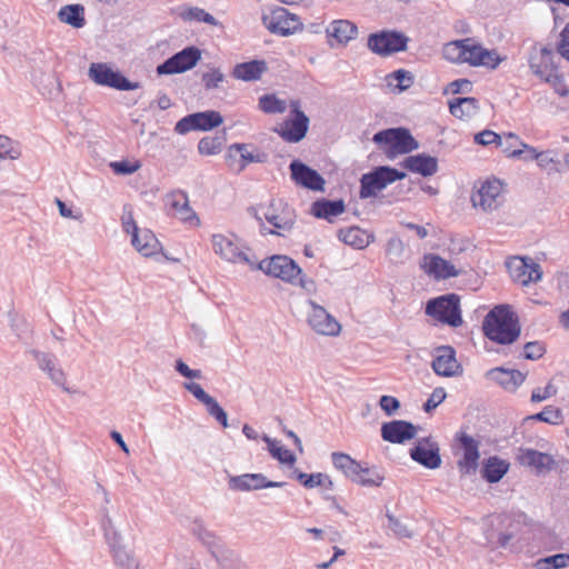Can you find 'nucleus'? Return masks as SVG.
Masks as SVG:
<instances>
[{"label":"nucleus","mask_w":569,"mask_h":569,"mask_svg":"<svg viewBox=\"0 0 569 569\" xmlns=\"http://www.w3.org/2000/svg\"><path fill=\"white\" fill-rule=\"evenodd\" d=\"M423 269L437 279H448L458 276L453 264L436 254H427L423 258Z\"/></svg>","instance_id":"29"},{"label":"nucleus","mask_w":569,"mask_h":569,"mask_svg":"<svg viewBox=\"0 0 569 569\" xmlns=\"http://www.w3.org/2000/svg\"><path fill=\"white\" fill-rule=\"evenodd\" d=\"M459 440L462 450V456L457 462L459 471L462 476L475 475L480 458L479 445L468 435H462Z\"/></svg>","instance_id":"20"},{"label":"nucleus","mask_w":569,"mask_h":569,"mask_svg":"<svg viewBox=\"0 0 569 569\" xmlns=\"http://www.w3.org/2000/svg\"><path fill=\"white\" fill-rule=\"evenodd\" d=\"M223 137H204L198 143V151L202 156H213L221 152Z\"/></svg>","instance_id":"50"},{"label":"nucleus","mask_w":569,"mask_h":569,"mask_svg":"<svg viewBox=\"0 0 569 569\" xmlns=\"http://www.w3.org/2000/svg\"><path fill=\"white\" fill-rule=\"evenodd\" d=\"M518 459L521 465L532 468L537 473L550 471L555 467L552 456L533 449H520Z\"/></svg>","instance_id":"27"},{"label":"nucleus","mask_w":569,"mask_h":569,"mask_svg":"<svg viewBox=\"0 0 569 569\" xmlns=\"http://www.w3.org/2000/svg\"><path fill=\"white\" fill-rule=\"evenodd\" d=\"M102 527L104 531L106 540L111 549V552L116 551V549L123 547L121 545V536L116 530L112 519L109 517L108 512H104Z\"/></svg>","instance_id":"48"},{"label":"nucleus","mask_w":569,"mask_h":569,"mask_svg":"<svg viewBox=\"0 0 569 569\" xmlns=\"http://www.w3.org/2000/svg\"><path fill=\"white\" fill-rule=\"evenodd\" d=\"M482 477L489 482H498V457L493 456L487 460L482 469Z\"/></svg>","instance_id":"61"},{"label":"nucleus","mask_w":569,"mask_h":569,"mask_svg":"<svg viewBox=\"0 0 569 569\" xmlns=\"http://www.w3.org/2000/svg\"><path fill=\"white\" fill-rule=\"evenodd\" d=\"M262 21L270 32L282 37L295 33L301 27L299 18L284 8L274 9L271 14L263 16Z\"/></svg>","instance_id":"16"},{"label":"nucleus","mask_w":569,"mask_h":569,"mask_svg":"<svg viewBox=\"0 0 569 569\" xmlns=\"http://www.w3.org/2000/svg\"><path fill=\"white\" fill-rule=\"evenodd\" d=\"M186 17L190 20H196V21H199V22H206L208 24H211V26H217L218 24V21L217 19L206 12L203 9H200V8H191L189 9V11L187 12Z\"/></svg>","instance_id":"59"},{"label":"nucleus","mask_w":569,"mask_h":569,"mask_svg":"<svg viewBox=\"0 0 569 569\" xmlns=\"http://www.w3.org/2000/svg\"><path fill=\"white\" fill-rule=\"evenodd\" d=\"M240 151H244V143H233L228 148L226 161L230 169L237 172L239 166Z\"/></svg>","instance_id":"58"},{"label":"nucleus","mask_w":569,"mask_h":569,"mask_svg":"<svg viewBox=\"0 0 569 569\" xmlns=\"http://www.w3.org/2000/svg\"><path fill=\"white\" fill-rule=\"evenodd\" d=\"M403 167L423 177L432 176L438 171V161L435 157L420 153L405 159Z\"/></svg>","instance_id":"31"},{"label":"nucleus","mask_w":569,"mask_h":569,"mask_svg":"<svg viewBox=\"0 0 569 569\" xmlns=\"http://www.w3.org/2000/svg\"><path fill=\"white\" fill-rule=\"evenodd\" d=\"M432 369L438 376L453 377L459 375L462 369L456 359V352L450 346H442L437 349V355L432 361Z\"/></svg>","instance_id":"23"},{"label":"nucleus","mask_w":569,"mask_h":569,"mask_svg":"<svg viewBox=\"0 0 569 569\" xmlns=\"http://www.w3.org/2000/svg\"><path fill=\"white\" fill-rule=\"evenodd\" d=\"M377 144H385L388 147L386 151L389 158L396 154L409 153L419 148V143L411 136L409 130L405 128H390L377 132L373 138Z\"/></svg>","instance_id":"4"},{"label":"nucleus","mask_w":569,"mask_h":569,"mask_svg":"<svg viewBox=\"0 0 569 569\" xmlns=\"http://www.w3.org/2000/svg\"><path fill=\"white\" fill-rule=\"evenodd\" d=\"M468 44H465V62L471 66H485L496 68L498 64V56L495 50H487L482 46L475 42L471 38H466Z\"/></svg>","instance_id":"26"},{"label":"nucleus","mask_w":569,"mask_h":569,"mask_svg":"<svg viewBox=\"0 0 569 569\" xmlns=\"http://www.w3.org/2000/svg\"><path fill=\"white\" fill-rule=\"evenodd\" d=\"M297 479L306 488L311 489V488L325 485V479H327V475H323L320 472L307 475V473L300 471V472H297Z\"/></svg>","instance_id":"56"},{"label":"nucleus","mask_w":569,"mask_h":569,"mask_svg":"<svg viewBox=\"0 0 569 569\" xmlns=\"http://www.w3.org/2000/svg\"><path fill=\"white\" fill-rule=\"evenodd\" d=\"M167 203L170 207L172 214L183 222L198 226L199 218L189 206V199L186 192L174 191L167 196Z\"/></svg>","instance_id":"25"},{"label":"nucleus","mask_w":569,"mask_h":569,"mask_svg":"<svg viewBox=\"0 0 569 569\" xmlns=\"http://www.w3.org/2000/svg\"><path fill=\"white\" fill-rule=\"evenodd\" d=\"M223 122L222 116L214 110L194 112L180 119L174 127L179 134H186L190 131H208L219 127Z\"/></svg>","instance_id":"12"},{"label":"nucleus","mask_w":569,"mask_h":569,"mask_svg":"<svg viewBox=\"0 0 569 569\" xmlns=\"http://www.w3.org/2000/svg\"><path fill=\"white\" fill-rule=\"evenodd\" d=\"M287 483L282 481H271L262 473H243L231 476L228 480L229 489L232 491H256L268 488H281Z\"/></svg>","instance_id":"17"},{"label":"nucleus","mask_w":569,"mask_h":569,"mask_svg":"<svg viewBox=\"0 0 569 569\" xmlns=\"http://www.w3.org/2000/svg\"><path fill=\"white\" fill-rule=\"evenodd\" d=\"M290 171L291 178L297 184L313 191L323 190L326 183L325 179L303 162L293 160L290 163Z\"/></svg>","instance_id":"19"},{"label":"nucleus","mask_w":569,"mask_h":569,"mask_svg":"<svg viewBox=\"0 0 569 569\" xmlns=\"http://www.w3.org/2000/svg\"><path fill=\"white\" fill-rule=\"evenodd\" d=\"M262 440L267 443L270 455L279 460L281 463L293 465L296 457L288 449L280 445L279 441L270 438L267 435L262 436Z\"/></svg>","instance_id":"42"},{"label":"nucleus","mask_w":569,"mask_h":569,"mask_svg":"<svg viewBox=\"0 0 569 569\" xmlns=\"http://www.w3.org/2000/svg\"><path fill=\"white\" fill-rule=\"evenodd\" d=\"M388 86H395L400 91L407 90L413 83V76L410 71L399 69L387 76Z\"/></svg>","instance_id":"47"},{"label":"nucleus","mask_w":569,"mask_h":569,"mask_svg":"<svg viewBox=\"0 0 569 569\" xmlns=\"http://www.w3.org/2000/svg\"><path fill=\"white\" fill-rule=\"evenodd\" d=\"M191 533L199 539L204 546L208 547L209 552L212 551V548L217 547L222 541L210 531L203 523L201 519H194L190 526Z\"/></svg>","instance_id":"40"},{"label":"nucleus","mask_w":569,"mask_h":569,"mask_svg":"<svg viewBox=\"0 0 569 569\" xmlns=\"http://www.w3.org/2000/svg\"><path fill=\"white\" fill-rule=\"evenodd\" d=\"M216 560L219 569H248L239 553L224 543H219L209 552Z\"/></svg>","instance_id":"28"},{"label":"nucleus","mask_w":569,"mask_h":569,"mask_svg":"<svg viewBox=\"0 0 569 569\" xmlns=\"http://www.w3.org/2000/svg\"><path fill=\"white\" fill-rule=\"evenodd\" d=\"M252 270H261L267 276L281 279L288 283H295L297 276L301 273V268L288 256L276 254L263 259L260 262L254 261Z\"/></svg>","instance_id":"8"},{"label":"nucleus","mask_w":569,"mask_h":569,"mask_svg":"<svg viewBox=\"0 0 569 569\" xmlns=\"http://www.w3.org/2000/svg\"><path fill=\"white\" fill-rule=\"evenodd\" d=\"M343 200L320 199L312 203L311 213L320 219L332 222L333 219L345 212Z\"/></svg>","instance_id":"32"},{"label":"nucleus","mask_w":569,"mask_h":569,"mask_svg":"<svg viewBox=\"0 0 569 569\" xmlns=\"http://www.w3.org/2000/svg\"><path fill=\"white\" fill-rule=\"evenodd\" d=\"M248 212L257 220L261 234L284 237L296 223V212L282 200H271L268 204L251 207Z\"/></svg>","instance_id":"1"},{"label":"nucleus","mask_w":569,"mask_h":569,"mask_svg":"<svg viewBox=\"0 0 569 569\" xmlns=\"http://www.w3.org/2000/svg\"><path fill=\"white\" fill-rule=\"evenodd\" d=\"M328 37L333 38L340 44H347L356 38L358 28L349 20H335L326 29Z\"/></svg>","instance_id":"34"},{"label":"nucleus","mask_w":569,"mask_h":569,"mask_svg":"<svg viewBox=\"0 0 569 569\" xmlns=\"http://www.w3.org/2000/svg\"><path fill=\"white\" fill-rule=\"evenodd\" d=\"M498 179L492 177L481 182L479 189L472 193L471 201L475 208L492 211L497 208Z\"/></svg>","instance_id":"24"},{"label":"nucleus","mask_w":569,"mask_h":569,"mask_svg":"<svg viewBox=\"0 0 569 569\" xmlns=\"http://www.w3.org/2000/svg\"><path fill=\"white\" fill-rule=\"evenodd\" d=\"M213 252L230 263H242L254 268V260L246 252L234 234L214 233L211 237Z\"/></svg>","instance_id":"5"},{"label":"nucleus","mask_w":569,"mask_h":569,"mask_svg":"<svg viewBox=\"0 0 569 569\" xmlns=\"http://www.w3.org/2000/svg\"><path fill=\"white\" fill-rule=\"evenodd\" d=\"M465 44H468V40L466 39L446 43L442 51L445 59L456 63L465 62Z\"/></svg>","instance_id":"44"},{"label":"nucleus","mask_w":569,"mask_h":569,"mask_svg":"<svg viewBox=\"0 0 569 569\" xmlns=\"http://www.w3.org/2000/svg\"><path fill=\"white\" fill-rule=\"evenodd\" d=\"M521 333L517 313L509 305H500V345L515 342Z\"/></svg>","instance_id":"22"},{"label":"nucleus","mask_w":569,"mask_h":569,"mask_svg":"<svg viewBox=\"0 0 569 569\" xmlns=\"http://www.w3.org/2000/svg\"><path fill=\"white\" fill-rule=\"evenodd\" d=\"M183 388L188 390L192 396L204 406L213 399L209 393H207L203 388L196 382H184Z\"/></svg>","instance_id":"60"},{"label":"nucleus","mask_w":569,"mask_h":569,"mask_svg":"<svg viewBox=\"0 0 569 569\" xmlns=\"http://www.w3.org/2000/svg\"><path fill=\"white\" fill-rule=\"evenodd\" d=\"M526 376L519 370H508L500 367V385L515 390L525 381Z\"/></svg>","instance_id":"52"},{"label":"nucleus","mask_w":569,"mask_h":569,"mask_svg":"<svg viewBox=\"0 0 569 569\" xmlns=\"http://www.w3.org/2000/svg\"><path fill=\"white\" fill-rule=\"evenodd\" d=\"M446 396L447 393L443 388L433 389L432 393L423 406L425 411L430 412L431 410L436 409L446 399Z\"/></svg>","instance_id":"62"},{"label":"nucleus","mask_w":569,"mask_h":569,"mask_svg":"<svg viewBox=\"0 0 569 569\" xmlns=\"http://www.w3.org/2000/svg\"><path fill=\"white\" fill-rule=\"evenodd\" d=\"M439 445L430 437L420 438L415 447L410 449V457L413 461L428 469H437L441 466Z\"/></svg>","instance_id":"18"},{"label":"nucleus","mask_w":569,"mask_h":569,"mask_svg":"<svg viewBox=\"0 0 569 569\" xmlns=\"http://www.w3.org/2000/svg\"><path fill=\"white\" fill-rule=\"evenodd\" d=\"M208 412L219 423L222 425L223 428L228 427V416L223 408L218 403V401L213 398L207 405Z\"/></svg>","instance_id":"57"},{"label":"nucleus","mask_w":569,"mask_h":569,"mask_svg":"<svg viewBox=\"0 0 569 569\" xmlns=\"http://www.w3.org/2000/svg\"><path fill=\"white\" fill-rule=\"evenodd\" d=\"M537 569H561L569 567V553H557L536 562Z\"/></svg>","instance_id":"49"},{"label":"nucleus","mask_w":569,"mask_h":569,"mask_svg":"<svg viewBox=\"0 0 569 569\" xmlns=\"http://www.w3.org/2000/svg\"><path fill=\"white\" fill-rule=\"evenodd\" d=\"M110 167L116 174L126 176V174H131V173H134L136 171H138L141 168V162L139 160H134V161L121 160V161L111 162Z\"/></svg>","instance_id":"55"},{"label":"nucleus","mask_w":569,"mask_h":569,"mask_svg":"<svg viewBox=\"0 0 569 569\" xmlns=\"http://www.w3.org/2000/svg\"><path fill=\"white\" fill-rule=\"evenodd\" d=\"M267 160V154L260 152L257 148H250L244 143V151H240L239 166L237 172H241L249 163H262Z\"/></svg>","instance_id":"46"},{"label":"nucleus","mask_w":569,"mask_h":569,"mask_svg":"<svg viewBox=\"0 0 569 569\" xmlns=\"http://www.w3.org/2000/svg\"><path fill=\"white\" fill-rule=\"evenodd\" d=\"M418 428L405 420H392L381 426V437L390 443H403L417 436Z\"/></svg>","instance_id":"21"},{"label":"nucleus","mask_w":569,"mask_h":569,"mask_svg":"<svg viewBox=\"0 0 569 569\" xmlns=\"http://www.w3.org/2000/svg\"><path fill=\"white\" fill-rule=\"evenodd\" d=\"M308 323L318 335L336 337L341 331V325L322 306L308 300Z\"/></svg>","instance_id":"14"},{"label":"nucleus","mask_w":569,"mask_h":569,"mask_svg":"<svg viewBox=\"0 0 569 569\" xmlns=\"http://www.w3.org/2000/svg\"><path fill=\"white\" fill-rule=\"evenodd\" d=\"M481 329L483 337L493 346L498 343V306H495L485 317Z\"/></svg>","instance_id":"43"},{"label":"nucleus","mask_w":569,"mask_h":569,"mask_svg":"<svg viewBox=\"0 0 569 569\" xmlns=\"http://www.w3.org/2000/svg\"><path fill=\"white\" fill-rule=\"evenodd\" d=\"M89 78L99 86L113 88L117 90H136L140 88L139 82H131L119 71L113 70L107 63L93 62L88 69Z\"/></svg>","instance_id":"10"},{"label":"nucleus","mask_w":569,"mask_h":569,"mask_svg":"<svg viewBox=\"0 0 569 569\" xmlns=\"http://www.w3.org/2000/svg\"><path fill=\"white\" fill-rule=\"evenodd\" d=\"M117 566L121 569H139V561L124 546L112 552Z\"/></svg>","instance_id":"51"},{"label":"nucleus","mask_w":569,"mask_h":569,"mask_svg":"<svg viewBox=\"0 0 569 569\" xmlns=\"http://www.w3.org/2000/svg\"><path fill=\"white\" fill-rule=\"evenodd\" d=\"M268 70L263 60H252L236 64L232 76L242 81H257Z\"/></svg>","instance_id":"33"},{"label":"nucleus","mask_w":569,"mask_h":569,"mask_svg":"<svg viewBox=\"0 0 569 569\" xmlns=\"http://www.w3.org/2000/svg\"><path fill=\"white\" fill-rule=\"evenodd\" d=\"M557 52L569 61V22L560 32V41L557 46Z\"/></svg>","instance_id":"64"},{"label":"nucleus","mask_w":569,"mask_h":569,"mask_svg":"<svg viewBox=\"0 0 569 569\" xmlns=\"http://www.w3.org/2000/svg\"><path fill=\"white\" fill-rule=\"evenodd\" d=\"M131 243L143 257H151L161 250V243L152 231L139 230L131 237Z\"/></svg>","instance_id":"30"},{"label":"nucleus","mask_w":569,"mask_h":569,"mask_svg":"<svg viewBox=\"0 0 569 569\" xmlns=\"http://www.w3.org/2000/svg\"><path fill=\"white\" fill-rule=\"evenodd\" d=\"M557 54L548 46H535L529 56V66L532 72L549 83L559 96H567L569 90L559 73L556 62Z\"/></svg>","instance_id":"2"},{"label":"nucleus","mask_w":569,"mask_h":569,"mask_svg":"<svg viewBox=\"0 0 569 569\" xmlns=\"http://www.w3.org/2000/svg\"><path fill=\"white\" fill-rule=\"evenodd\" d=\"M406 173L390 167H379L370 173H366L361 178L360 197L367 199L376 196V193L385 189L389 183L401 180Z\"/></svg>","instance_id":"11"},{"label":"nucleus","mask_w":569,"mask_h":569,"mask_svg":"<svg viewBox=\"0 0 569 569\" xmlns=\"http://www.w3.org/2000/svg\"><path fill=\"white\" fill-rule=\"evenodd\" d=\"M426 313L451 327H459L462 323L460 298L455 293L429 300L426 306Z\"/></svg>","instance_id":"3"},{"label":"nucleus","mask_w":569,"mask_h":569,"mask_svg":"<svg viewBox=\"0 0 569 569\" xmlns=\"http://www.w3.org/2000/svg\"><path fill=\"white\" fill-rule=\"evenodd\" d=\"M505 264L510 278L521 286L537 283L542 279L541 266L530 257H510Z\"/></svg>","instance_id":"9"},{"label":"nucleus","mask_w":569,"mask_h":569,"mask_svg":"<svg viewBox=\"0 0 569 569\" xmlns=\"http://www.w3.org/2000/svg\"><path fill=\"white\" fill-rule=\"evenodd\" d=\"M259 108L269 114L283 113L287 110V102L274 94H263L259 98Z\"/></svg>","instance_id":"45"},{"label":"nucleus","mask_w":569,"mask_h":569,"mask_svg":"<svg viewBox=\"0 0 569 569\" xmlns=\"http://www.w3.org/2000/svg\"><path fill=\"white\" fill-rule=\"evenodd\" d=\"M379 406L387 416H392L400 408V402L395 397L382 396L379 400Z\"/></svg>","instance_id":"63"},{"label":"nucleus","mask_w":569,"mask_h":569,"mask_svg":"<svg viewBox=\"0 0 569 569\" xmlns=\"http://www.w3.org/2000/svg\"><path fill=\"white\" fill-rule=\"evenodd\" d=\"M449 109L453 117L468 120L477 113L478 104L475 98H456L449 102Z\"/></svg>","instance_id":"35"},{"label":"nucleus","mask_w":569,"mask_h":569,"mask_svg":"<svg viewBox=\"0 0 569 569\" xmlns=\"http://www.w3.org/2000/svg\"><path fill=\"white\" fill-rule=\"evenodd\" d=\"M36 360L38 368L46 372L48 378L53 385L61 388L64 392H73L68 387V376L58 362L57 357L53 353L43 352L37 349H30L28 351Z\"/></svg>","instance_id":"13"},{"label":"nucleus","mask_w":569,"mask_h":569,"mask_svg":"<svg viewBox=\"0 0 569 569\" xmlns=\"http://www.w3.org/2000/svg\"><path fill=\"white\" fill-rule=\"evenodd\" d=\"M291 117L274 129L284 141L290 143L300 142L309 129V117L301 110L299 100H291L289 103Z\"/></svg>","instance_id":"6"},{"label":"nucleus","mask_w":569,"mask_h":569,"mask_svg":"<svg viewBox=\"0 0 569 569\" xmlns=\"http://www.w3.org/2000/svg\"><path fill=\"white\" fill-rule=\"evenodd\" d=\"M409 38L396 30H382L368 37V49L381 57L407 50Z\"/></svg>","instance_id":"7"},{"label":"nucleus","mask_w":569,"mask_h":569,"mask_svg":"<svg viewBox=\"0 0 569 569\" xmlns=\"http://www.w3.org/2000/svg\"><path fill=\"white\" fill-rule=\"evenodd\" d=\"M386 517L388 519V526L392 530L393 535L399 538H412L413 533L399 518L387 511Z\"/></svg>","instance_id":"53"},{"label":"nucleus","mask_w":569,"mask_h":569,"mask_svg":"<svg viewBox=\"0 0 569 569\" xmlns=\"http://www.w3.org/2000/svg\"><path fill=\"white\" fill-rule=\"evenodd\" d=\"M527 419L543 421L551 425H558L561 422L562 416L559 409L552 406H547L541 412L532 415Z\"/></svg>","instance_id":"54"},{"label":"nucleus","mask_w":569,"mask_h":569,"mask_svg":"<svg viewBox=\"0 0 569 569\" xmlns=\"http://www.w3.org/2000/svg\"><path fill=\"white\" fill-rule=\"evenodd\" d=\"M201 59V51L196 47H187L157 67L158 74H174L192 69Z\"/></svg>","instance_id":"15"},{"label":"nucleus","mask_w":569,"mask_h":569,"mask_svg":"<svg viewBox=\"0 0 569 569\" xmlns=\"http://www.w3.org/2000/svg\"><path fill=\"white\" fill-rule=\"evenodd\" d=\"M59 19L72 26L73 28H81L84 26V9L80 4H69L60 9L58 13Z\"/></svg>","instance_id":"41"},{"label":"nucleus","mask_w":569,"mask_h":569,"mask_svg":"<svg viewBox=\"0 0 569 569\" xmlns=\"http://www.w3.org/2000/svg\"><path fill=\"white\" fill-rule=\"evenodd\" d=\"M383 480L385 475L377 467L361 465L359 473L351 481L362 487H380Z\"/></svg>","instance_id":"39"},{"label":"nucleus","mask_w":569,"mask_h":569,"mask_svg":"<svg viewBox=\"0 0 569 569\" xmlns=\"http://www.w3.org/2000/svg\"><path fill=\"white\" fill-rule=\"evenodd\" d=\"M331 460L336 469L343 472L346 477L352 480L360 471L361 463L352 459L349 455L343 452H333Z\"/></svg>","instance_id":"38"},{"label":"nucleus","mask_w":569,"mask_h":569,"mask_svg":"<svg viewBox=\"0 0 569 569\" xmlns=\"http://www.w3.org/2000/svg\"><path fill=\"white\" fill-rule=\"evenodd\" d=\"M339 239L346 244L362 249L369 246L371 236L358 227H351L346 230H340Z\"/></svg>","instance_id":"36"},{"label":"nucleus","mask_w":569,"mask_h":569,"mask_svg":"<svg viewBox=\"0 0 569 569\" xmlns=\"http://www.w3.org/2000/svg\"><path fill=\"white\" fill-rule=\"evenodd\" d=\"M523 149H515L510 150L509 148L505 149L507 157L510 158H523L525 160H538L539 166L546 167L548 163L552 162V158L549 157V153L546 152H537V150L532 147L527 146L526 143H520Z\"/></svg>","instance_id":"37"}]
</instances>
